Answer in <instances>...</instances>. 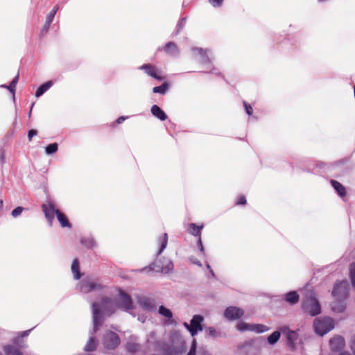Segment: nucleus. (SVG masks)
Here are the masks:
<instances>
[{
    "instance_id": "f8f14e48",
    "label": "nucleus",
    "mask_w": 355,
    "mask_h": 355,
    "mask_svg": "<svg viewBox=\"0 0 355 355\" xmlns=\"http://www.w3.org/2000/svg\"><path fill=\"white\" fill-rule=\"evenodd\" d=\"M42 208L46 218L50 225H51L54 218V215H57V211H59V209H55L52 202H48L46 204L42 205Z\"/></svg>"
},
{
    "instance_id": "6e6d98bb",
    "label": "nucleus",
    "mask_w": 355,
    "mask_h": 355,
    "mask_svg": "<svg viewBox=\"0 0 355 355\" xmlns=\"http://www.w3.org/2000/svg\"><path fill=\"white\" fill-rule=\"evenodd\" d=\"M206 266H207V268L208 269H209V270H210V272H211V275L214 277V271H213L211 269H210V266H209V263H207V265H206Z\"/></svg>"
},
{
    "instance_id": "20e7f679",
    "label": "nucleus",
    "mask_w": 355,
    "mask_h": 355,
    "mask_svg": "<svg viewBox=\"0 0 355 355\" xmlns=\"http://www.w3.org/2000/svg\"><path fill=\"white\" fill-rule=\"evenodd\" d=\"M173 269V262L166 258L156 260L154 263L149 265L148 268H143L139 271L145 272L146 270L155 271L156 272H162L163 274H168Z\"/></svg>"
},
{
    "instance_id": "a19ab883",
    "label": "nucleus",
    "mask_w": 355,
    "mask_h": 355,
    "mask_svg": "<svg viewBox=\"0 0 355 355\" xmlns=\"http://www.w3.org/2000/svg\"><path fill=\"white\" fill-rule=\"evenodd\" d=\"M23 210H24V208L22 207H17V208H15V209H13L12 211L11 214L14 218H17L21 214Z\"/></svg>"
},
{
    "instance_id": "2f4dec72",
    "label": "nucleus",
    "mask_w": 355,
    "mask_h": 355,
    "mask_svg": "<svg viewBox=\"0 0 355 355\" xmlns=\"http://www.w3.org/2000/svg\"><path fill=\"white\" fill-rule=\"evenodd\" d=\"M158 313L161 315H162L166 318H168V319H171L173 317V313L171 311V310L164 306H160L159 307Z\"/></svg>"
},
{
    "instance_id": "9d476101",
    "label": "nucleus",
    "mask_w": 355,
    "mask_h": 355,
    "mask_svg": "<svg viewBox=\"0 0 355 355\" xmlns=\"http://www.w3.org/2000/svg\"><path fill=\"white\" fill-rule=\"evenodd\" d=\"M281 332L284 335H286L288 345L291 347L295 348L299 337L297 332L290 330L287 327H283L281 328Z\"/></svg>"
},
{
    "instance_id": "7c9ffc66",
    "label": "nucleus",
    "mask_w": 355,
    "mask_h": 355,
    "mask_svg": "<svg viewBox=\"0 0 355 355\" xmlns=\"http://www.w3.org/2000/svg\"><path fill=\"white\" fill-rule=\"evenodd\" d=\"M159 243L161 245L158 251V254H161L166 248L168 243V235L166 233L164 234L163 236L159 239Z\"/></svg>"
},
{
    "instance_id": "4d7b16f0",
    "label": "nucleus",
    "mask_w": 355,
    "mask_h": 355,
    "mask_svg": "<svg viewBox=\"0 0 355 355\" xmlns=\"http://www.w3.org/2000/svg\"><path fill=\"white\" fill-rule=\"evenodd\" d=\"M138 320H139V321H141V322H145L146 318H145L144 317L141 316V317H139V318H138Z\"/></svg>"
},
{
    "instance_id": "39448f33",
    "label": "nucleus",
    "mask_w": 355,
    "mask_h": 355,
    "mask_svg": "<svg viewBox=\"0 0 355 355\" xmlns=\"http://www.w3.org/2000/svg\"><path fill=\"white\" fill-rule=\"evenodd\" d=\"M315 331L320 336H324L334 327V320L328 317L316 318L313 324Z\"/></svg>"
},
{
    "instance_id": "7ed1b4c3",
    "label": "nucleus",
    "mask_w": 355,
    "mask_h": 355,
    "mask_svg": "<svg viewBox=\"0 0 355 355\" xmlns=\"http://www.w3.org/2000/svg\"><path fill=\"white\" fill-rule=\"evenodd\" d=\"M302 309L304 312L309 313L311 316H315L320 313V304L312 291H309L302 304Z\"/></svg>"
},
{
    "instance_id": "2eb2a0df",
    "label": "nucleus",
    "mask_w": 355,
    "mask_h": 355,
    "mask_svg": "<svg viewBox=\"0 0 355 355\" xmlns=\"http://www.w3.org/2000/svg\"><path fill=\"white\" fill-rule=\"evenodd\" d=\"M329 345L332 351L338 352L344 349L345 346V341L343 337L336 336L330 340Z\"/></svg>"
},
{
    "instance_id": "c756f323",
    "label": "nucleus",
    "mask_w": 355,
    "mask_h": 355,
    "mask_svg": "<svg viewBox=\"0 0 355 355\" xmlns=\"http://www.w3.org/2000/svg\"><path fill=\"white\" fill-rule=\"evenodd\" d=\"M165 51L171 55H176L178 53V47L173 42H168L165 46Z\"/></svg>"
},
{
    "instance_id": "a878e982",
    "label": "nucleus",
    "mask_w": 355,
    "mask_h": 355,
    "mask_svg": "<svg viewBox=\"0 0 355 355\" xmlns=\"http://www.w3.org/2000/svg\"><path fill=\"white\" fill-rule=\"evenodd\" d=\"M203 226H198L194 223H191L189 225V233L194 235L198 236V238L200 237L201 234V230L202 229Z\"/></svg>"
},
{
    "instance_id": "1a4fd4ad",
    "label": "nucleus",
    "mask_w": 355,
    "mask_h": 355,
    "mask_svg": "<svg viewBox=\"0 0 355 355\" xmlns=\"http://www.w3.org/2000/svg\"><path fill=\"white\" fill-rule=\"evenodd\" d=\"M80 290L84 293L101 288V285L92 278H86L80 282Z\"/></svg>"
},
{
    "instance_id": "58836bf2",
    "label": "nucleus",
    "mask_w": 355,
    "mask_h": 355,
    "mask_svg": "<svg viewBox=\"0 0 355 355\" xmlns=\"http://www.w3.org/2000/svg\"><path fill=\"white\" fill-rule=\"evenodd\" d=\"M58 9V6H55L53 8V9L50 12V13L49 14V15L47 16V18H46V21H47V24H51L53 20V18L57 12V10Z\"/></svg>"
},
{
    "instance_id": "9b49d317",
    "label": "nucleus",
    "mask_w": 355,
    "mask_h": 355,
    "mask_svg": "<svg viewBox=\"0 0 355 355\" xmlns=\"http://www.w3.org/2000/svg\"><path fill=\"white\" fill-rule=\"evenodd\" d=\"M137 302L139 306L145 311H153L156 309L155 301L151 297L146 296L139 297H138Z\"/></svg>"
},
{
    "instance_id": "a211bd4d",
    "label": "nucleus",
    "mask_w": 355,
    "mask_h": 355,
    "mask_svg": "<svg viewBox=\"0 0 355 355\" xmlns=\"http://www.w3.org/2000/svg\"><path fill=\"white\" fill-rule=\"evenodd\" d=\"M150 111L153 116L161 121H164L167 119V116L165 112L157 105H153Z\"/></svg>"
},
{
    "instance_id": "f704fd0d",
    "label": "nucleus",
    "mask_w": 355,
    "mask_h": 355,
    "mask_svg": "<svg viewBox=\"0 0 355 355\" xmlns=\"http://www.w3.org/2000/svg\"><path fill=\"white\" fill-rule=\"evenodd\" d=\"M4 351L6 355H21L20 352L17 348L12 346H6L4 348Z\"/></svg>"
},
{
    "instance_id": "aec40b11",
    "label": "nucleus",
    "mask_w": 355,
    "mask_h": 355,
    "mask_svg": "<svg viewBox=\"0 0 355 355\" xmlns=\"http://www.w3.org/2000/svg\"><path fill=\"white\" fill-rule=\"evenodd\" d=\"M285 300L291 304H295L299 301V295L295 291L288 292L285 295Z\"/></svg>"
},
{
    "instance_id": "c9c22d12",
    "label": "nucleus",
    "mask_w": 355,
    "mask_h": 355,
    "mask_svg": "<svg viewBox=\"0 0 355 355\" xmlns=\"http://www.w3.org/2000/svg\"><path fill=\"white\" fill-rule=\"evenodd\" d=\"M167 89H168V84L164 83L160 86L155 87L153 89V92L154 93H159L162 94H164L166 93V92L167 91Z\"/></svg>"
},
{
    "instance_id": "79ce46f5",
    "label": "nucleus",
    "mask_w": 355,
    "mask_h": 355,
    "mask_svg": "<svg viewBox=\"0 0 355 355\" xmlns=\"http://www.w3.org/2000/svg\"><path fill=\"white\" fill-rule=\"evenodd\" d=\"M85 239H81V243L85 245L87 248H93L95 245V243L93 239H89L87 243H85Z\"/></svg>"
},
{
    "instance_id": "49530a36",
    "label": "nucleus",
    "mask_w": 355,
    "mask_h": 355,
    "mask_svg": "<svg viewBox=\"0 0 355 355\" xmlns=\"http://www.w3.org/2000/svg\"><path fill=\"white\" fill-rule=\"evenodd\" d=\"M185 21H186V19L185 18H182L181 19V21H180V23L178 24V31H177V33L180 31V30L184 26L185 24Z\"/></svg>"
},
{
    "instance_id": "4468645a",
    "label": "nucleus",
    "mask_w": 355,
    "mask_h": 355,
    "mask_svg": "<svg viewBox=\"0 0 355 355\" xmlns=\"http://www.w3.org/2000/svg\"><path fill=\"white\" fill-rule=\"evenodd\" d=\"M119 306L125 310H130L133 308V303L131 297L123 291L119 293Z\"/></svg>"
},
{
    "instance_id": "a18cd8bd",
    "label": "nucleus",
    "mask_w": 355,
    "mask_h": 355,
    "mask_svg": "<svg viewBox=\"0 0 355 355\" xmlns=\"http://www.w3.org/2000/svg\"><path fill=\"white\" fill-rule=\"evenodd\" d=\"M209 2L214 6H220L222 4L223 0H209Z\"/></svg>"
},
{
    "instance_id": "473e14b6",
    "label": "nucleus",
    "mask_w": 355,
    "mask_h": 355,
    "mask_svg": "<svg viewBox=\"0 0 355 355\" xmlns=\"http://www.w3.org/2000/svg\"><path fill=\"white\" fill-rule=\"evenodd\" d=\"M280 336H281V332L280 331H274L272 334H270L268 337V343L270 344V345L275 344L278 341V340L279 339Z\"/></svg>"
},
{
    "instance_id": "393cba45",
    "label": "nucleus",
    "mask_w": 355,
    "mask_h": 355,
    "mask_svg": "<svg viewBox=\"0 0 355 355\" xmlns=\"http://www.w3.org/2000/svg\"><path fill=\"white\" fill-rule=\"evenodd\" d=\"M331 309L335 312L341 313L345 310V304L342 300H337L331 304Z\"/></svg>"
},
{
    "instance_id": "423d86ee",
    "label": "nucleus",
    "mask_w": 355,
    "mask_h": 355,
    "mask_svg": "<svg viewBox=\"0 0 355 355\" xmlns=\"http://www.w3.org/2000/svg\"><path fill=\"white\" fill-rule=\"evenodd\" d=\"M203 322L202 316L200 315H195L190 324L187 322L184 323V326L188 329L192 336H196L199 331H202V322Z\"/></svg>"
},
{
    "instance_id": "09e8293b",
    "label": "nucleus",
    "mask_w": 355,
    "mask_h": 355,
    "mask_svg": "<svg viewBox=\"0 0 355 355\" xmlns=\"http://www.w3.org/2000/svg\"><path fill=\"white\" fill-rule=\"evenodd\" d=\"M128 349L131 352H135L137 349V346L135 345L129 343L128 345Z\"/></svg>"
},
{
    "instance_id": "13d9d810",
    "label": "nucleus",
    "mask_w": 355,
    "mask_h": 355,
    "mask_svg": "<svg viewBox=\"0 0 355 355\" xmlns=\"http://www.w3.org/2000/svg\"><path fill=\"white\" fill-rule=\"evenodd\" d=\"M28 332H29V331H24V332L23 333V336H27V335H28Z\"/></svg>"
},
{
    "instance_id": "052dcab7",
    "label": "nucleus",
    "mask_w": 355,
    "mask_h": 355,
    "mask_svg": "<svg viewBox=\"0 0 355 355\" xmlns=\"http://www.w3.org/2000/svg\"><path fill=\"white\" fill-rule=\"evenodd\" d=\"M354 96H355V86L354 87Z\"/></svg>"
},
{
    "instance_id": "603ef678",
    "label": "nucleus",
    "mask_w": 355,
    "mask_h": 355,
    "mask_svg": "<svg viewBox=\"0 0 355 355\" xmlns=\"http://www.w3.org/2000/svg\"><path fill=\"white\" fill-rule=\"evenodd\" d=\"M50 24H47V21H46L42 29V33H46L49 28V26H50Z\"/></svg>"
},
{
    "instance_id": "4be33fe9",
    "label": "nucleus",
    "mask_w": 355,
    "mask_h": 355,
    "mask_svg": "<svg viewBox=\"0 0 355 355\" xmlns=\"http://www.w3.org/2000/svg\"><path fill=\"white\" fill-rule=\"evenodd\" d=\"M52 85L53 83L51 80L47 81L44 84L40 85L35 92V96H41L45 92H46L49 88H51Z\"/></svg>"
},
{
    "instance_id": "b1692460",
    "label": "nucleus",
    "mask_w": 355,
    "mask_h": 355,
    "mask_svg": "<svg viewBox=\"0 0 355 355\" xmlns=\"http://www.w3.org/2000/svg\"><path fill=\"white\" fill-rule=\"evenodd\" d=\"M193 52H196L198 55H199L201 57V62L204 64L209 63L210 61V59L207 54V51L203 50L200 48H194L193 49Z\"/></svg>"
},
{
    "instance_id": "bf43d9fd",
    "label": "nucleus",
    "mask_w": 355,
    "mask_h": 355,
    "mask_svg": "<svg viewBox=\"0 0 355 355\" xmlns=\"http://www.w3.org/2000/svg\"><path fill=\"white\" fill-rule=\"evenodd\" d=\"M2 205H3V201L1 200H0V207H2Z\"/></svg>"
},
{
    "instance_id": "f3484780",
    "label": "nucleus",
    "mask_w": 355,
    "mask_h": 355,
    "mask_svg": "<svg viewBox=\"0 0 355 355\" xmlns=\"http://www.w3.org/2000/svg\"><path fill=\"white\" fill-rule=\"evenodd\" d=\"M141 69H144L148 76L157 80H162V77L157 75V69L155 67L150 64H144Z\"/></svg>"
},
{
    "instance_id": "ea45409f",
    "label": "nucleus",
    "mask_w": 355,
    "mask_h": 355,
    "mask_svg": "<svg viewBox=\"0 0 355 355\" xmlns=\"http://www.w3.org/2000/svg\"><path fill=\"white\" fill-rule=\"evenodd\" d=\"M349 346L353 354L355 355V334L351 336Z\"/></svg>"
},
{
    "instance_id": "37998d69",
    "label": "nucleus",
    "mask_w": 355,
    "mask_h": 355,
    "mask_svg": "<svg viewBox=\"0 0 355 355\" xmlns=\"http://www.w3.org/2000/svg\"><path fill=\"white\" fill-rule=\"evenodd\" d=\"M246 113L248 115H251L252 113V108L250 105H248L245 102H243Z\"/></svg>"
},
{
    "instance_id": "0eeeda50",
    "label": "nucleus",
    "mask_w": 355,
    "mask_h": 355,
    "mask_svg": "<svg viewBox=\"0 0 355 355\" xmlns=\"http://www.w3.org/2000/svg\"><path fill=\"white\" fill-rule=\"evenodd\" d=\"M349 284L347 280H343L335 284L332 295L337 300H343L347 297Z\"/></svg>"
},
{
    "instance_id": "bb28decb",
    "label": "nucleus",
    "mask_w": 355,
    "mask_h": 355,
    "mask_svg": "<svg viewBox=\"0 0 355 355\" xmlns=\"http://www.w3.org/2000/svg\"><path fill=\"white\" fill-rule=\"evenodd\" d=\"M71 271L73 274V277L76 279H78L80 277V273L79 271V262L78 259H75L71 264Z\"/></svg>"
},
{
    "instance_id": "412c9836",
    "label": "nucleus",
    "mask_w": 355,
    "mask_h": 355,
    "mask_svg": "<svg viewBox=\"0 0 355 355\" xmlns=\"http://www.w3.org/2000/svg\"><path fill=\"white\" fill-rule=\"evenodd\" d=\"M331 184L334 187V189L337 191L340 196L343 197L345 196V188L340 182L336 180H331Z\"/></svg>"
},
{
    "instance_id": "3c124183",
    "label": "nucleus",
    "mask_w": 355,
    "mask_h": 355,
    "mask_svg": "<svg viewBox=\"0 0 355 355\" xmlns=\"http://www.w3.org/2000/svg\"><path fill=\"white\" fill-rule=\"evenodd\" d=\"M246 203V199L245 196H241L237 202V205H245Z\"/></svg>"
},
{
    "instance_id": "6ab92c4d",
    "label": "nucleus",
    "mask_w": 355,
    "mask_h": 355,
    "mask_svg": "<svg viewBox=\"0 0 355 355\" xmlns=\"http://www.w3.org/2000/svg\"><path fill=\"white\" fill-rule=\"evenodd\" d=\"M98 345V340L96 337L91 336L87 342L84 349L86 352H92L96 349Z\"/></svg>"
},
{
    "instance_id": "4c0bfd02",
    "label": "nucleus",
    "mask_w": 355,
    "mask_h": 355,
    "mask_svg": "<svg viewBox=\"0 0 355 355\" xmlns=\"http://www.w3.org/2000/svg\"><path fill=\"white\" fill-rule=\"evenodd\" d=\"M349 275L352 285L355 287V263H352L349 266Z\"/></svg>"
},
{
    "instance_id": "5701e85b",
    "label": "nucleus",
    "mask_w": 355,
    "mask_h": 355,
    "mask_svg": "<svg viewBox=\"0 0 355 355\" xmlns=\"http://www.w3.org/2000/svg\"><path fill=\"white\" fill-rule=\"evenodd\" d=\"M57 218L62 227H70L71 225L67 218V216L60 212V211H57Z\"/></svg>"
},
{
    "instance_id": "8fccbe9b",
    "label": "nucleus",
    "mask_w": 355,
    "mask_h": 355,
    "mask_svg": "<svg viewBox=\"0 0 355 355\" xmlns=\"http://www.w3.org/2000/svg\"><path fill=\"white\" fill-rule=\"evenodd\" d=\"M198 246H199V248H200V252H201L203 254H205L204 248H203V245H202V243L201 237H199V238H198Z\"/></svg>"
},
{
    "instance_id": "ddd939ff",
    "label": "nucleus",
    "mask_w": 355,
    "mask_h": 355,
    "mask_svg": "<svg viewBox=\"0 0 355 355\" xmlns=\"http://www.w3.org/2000/svg\"><path fill=\"white\" fill-rule=\"evenodd\" d=\"M243 314V310L236 306L227 308L224 313L225 317L230 320H238L241 318Z\"/></svg>"
},
{
    "instance_id": "864d4df0",
    "label": "nucleus",
    "mask_w": 355,
    "mask_h": 355,
    "mask_svg": "<svg viewBox=\"0 0 355 355\" xmlns=\"http://www.w3.org/2000/svg\"><path fill=\"white\" fill-rule=\"evenodd\" d=\"M207 332L210 335V336H214L215 334H216V330L213 327H209L207 329Z\"/></svg>"
},
{
    "instance_id": "680f3d73",
    "label": "nucleus",
    "mask_w": 355,
    "mask_h": 355,
    "mask_svg": "<svg viewBox=\"0 0 355 355\" xmlns=\"http://www.w3.org/2000/svg\"><path fill=\"white\" fill-rule=\"evenodd\" d=\"M0 355H2V354L0 353Z\"/></svg>"
},
{
    "instance_id": "72a5a7b5",
    "label": "nucleus",
    "mask_w": 355,
    "mask_h": 355,
    "mask_svg": "<svg viewBox=\"0 0 355 355\" xmlns=\"http://www.w3.org/2000/svg\"><path fill=\"white\" fill-rule=\"evenodd\" d=\"M252 324L246 323L245 322H239L236 325V329L240 331H250Z\"/></svg>"
},
{
    "instance_id": "f257e3e1",
    "label": "nucleus",
    "mask_w": 355,
    "mask_h": 355,
    "mask_svg": "<svg viewBox=\"0 0 355 355\" xmlns=\"http://www.w3.org/2000/svg\"><path fill=\"white\" fill-rule=\"evenodd\" d=\"M117 308V304L111 299L105 297L103 298L100 304L97 303H92V312H93V332H96L99 327L101 325L103 319V314L110 315L115 312Z\"/></svg>"
},
{
    "instance_id": "dca6fc26",
    "label": "nucleus",
    "mask_w": 355,
    "mask_h": 355,
    "mask_svg": "<svg viewBox=\"0 0 355 355\" xmlns=\"http://www.w3.org/2000/svg\"><path fill=\"white\" fill-rule=\"evenodd\" d=\"M187 355H209V353L207 350L203 347H200L197 349V342L194 338L192 340V344L191 345L189 352Z\"/></svg>"
},
{
    "instance_id": "de8ad7c7",
    "label": "nucleus",
    "mask_w": 355,
    "mask_h": 355,
    "mask_svg": "<svg viewBox=\"0 0 355 355\" xmlns=\"http://www.w3.org/2000/svg\"><path fill=\"white\" fill-rule=\"evenodd\" d=\"M190 261L193 263V264H196L197 266H198L199 267H202V263H200V261H198L196 258L195 257H191L190 258Z\"/></svg>"
},
{
    "instance_id": "5fc2aeb1",
    "label": "nucleus",
    "mask_w": 355,
    "mask_h": 355,
    "mask_svg": "<svg viewBox=\"0 0 355 355\" xmlns=\"http://www.w3.org/2000/svg\"><path fill=\"white\" fill-rule=\"evenodd\" d=\"M125 118L124 116H120L117 119L116 122L117 123H121L123 121H124Z\"/></svg>"
},
{
    "instance_id": "f03ea898",
    "label": "nucleus",
    "mask_w": 355,
    "mask_h": 355,
    "mask_svg": "<svg viewBox=\"0 0 355 355\" xmlns=\"http://www.w3.org/2000/svg\"><path fill=\"white\" fill-rule=\"evenodd\" d=\"M164 349L166 355H184L185 352V342L181 334L177 331L171 334L169 343L166 344Z\"/></svg>"
},
{
    "instance_id": "cd10ccee",
    "label": "nucleus",
    "mask_w": 355,
    "mask_h": 355,
    "mask_svg": "<svg viewBox=\"0 0 355 355\" xmlns=\"http://www.w3.org/2000/svg\"><path fill=\"white\" fill-rule=\"evenodd\" d=\"M251 331L256 333H263L269 330V328L261 324H252Z\"/></svg>"
},
{
    "instance_id": "e433bc0d",
    "label": "nucleus",
    "mask_w": 355,
    "mask_h": 355,
    "mask_svg": "<svg viewBox=\"0 0 355 355\" xmlns=\"http://www.w3.org/2000/svg\"><path fill=\"white\" fill-rule=\"evenodd\" d=\"M58 150V144L56 143L51 144L45 148L46 153L48 155L53 154Z\"/></svg>"
},
{
    "instance_id": "6e6552de",
    "label": "nucleus",
    "mask_w": 355,
    "mask_h": 355,
    "mask_svg": "<svg viewBox=\"0 0 355 355\" xmlns=\"http://www.w3.org/2000/svg\"><path fill=\"white\" fill-rule=\"evenodd\" d=\"M120 343L119 336L113 331L106 332L103 338V343L107 349H114Z\"/></svg>"
},
{
    "instance_id": "c85d7f7f",
    "label": "nucleus",
    "mask_w": 355,
    "mask_h": 355,
    "mask_svg": "<svg viewBox=\"0 0 355 355\" xmlns=\"http://www.w3.org/2000/svg\"><path fill=\"white\" fill-rule=\"evenodd\" d=\"M19 79V75H17L15 78L12 80L10 85H2L1 87L7 88L13 95H15L16 85Z\"/></svg>"
},
{
    "instance_id": "c03bdc74",
    "label": "nucleus",
    "mask_w": 355,
    "mask_h": 355,
    "mask_svg": "<svg viewBox=\"0 0 355 355\" xmlns=\"http://www.w3.org/2000/svg\"><path fill=\"white\" fill-rule=\"evenodd\" d=\"M37 133V130H30L28 132V138L29 141H31L33 136L36 135Z\"/></svg>"
}]
</instances>
